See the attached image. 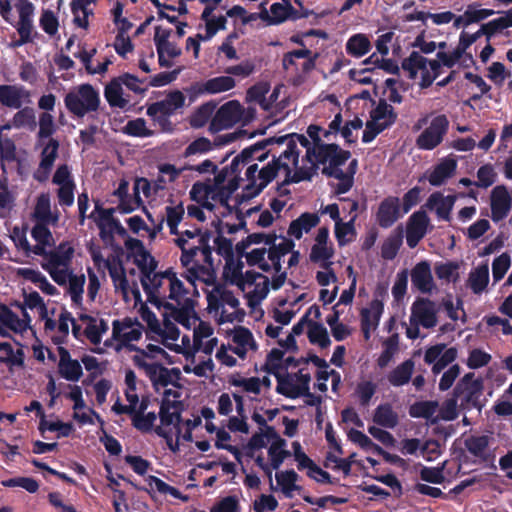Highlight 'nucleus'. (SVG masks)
Listing matches in <instances>:
<instances>
[{"instance_id": "obj_1", "label": "nucleus", "mask_w": 512, "mask_h": 512, "mask_svg": "<svg viewBox=\"0 0 512 512\" xmlns=\"http://www.w3.org/2000/svg\"><path fill=\"white\" fill-rule=\"evenodd\" d=\"M281 167H287L286 161H280L277 155L273 154V160L258 168L257 163L248 164L245 172L247 185L243 189V197L252 199L258 196L278 175Z\"/></svg>"}, {"instance_id": "obj_2", "label": "nucleus", "mask_w": 512, "mask_h": 512, "mask_svg": "<svg viewBox=\"0 0 512 512\" xmlns=\"http://www.w3.org/2000/svg\"><path fill=\"white\" fill-rule=\"evenodd\" d=\"M67 110L78 118L90 112H96L100 106V95L91 84L79 85L75 90L68 92L64 97Z\"/></svg>"}, {"instance_id": "obj_3", "label": "nucleus", "mask_w": 512, "mask_h": 512, "mask_svg": "<svg viewBox=\"0 0 512 512\" xmlns=\"http://www.w3.org/2000/svg\"><path fill=\"white\" fill-rule=\"evenodd\" d=\"M265 140H272L270 142L271 145H286L285 150L280 152V154L277 156L280 158V161H292L294 166L298 165V159L300 151L297 148V143H299L302 147L306 149V158L309 162H312L316 160L317 158V151L316 146L309 141V139L304 136L303 134H287L283 136H273L266 138Z\"/></svg>"}, {"instance_id": "obj_4", "label": "nucleus", "mask_w": 512, "mask_h": 512, "mask_svg": "<svg viewBox=\"0 0 512 512\" xmlns=\"http://www.w3.org/2000/svg\"><path fill=\"white\" fill-rule=\"evenodd\" d=\"M19 14V20L15 25L19 38L10 43L11 48H18L28 43H33L35 39L40 38V34L35 30L33 17L35 6L28 0H21L16 4Z\"/></svg>"}, {"instance_id": "obj_5", "label": "nucleus", "mask_w": 512, "mask_h": 512, "mask_svg": "<svg viewBox=\"0 0 512 512\" xmlns=\"http://www.w3.org/2000/svg\"><path fill=\"white\" fill-rule=\"evenodd\" d=\"M454 396L460 400L462 410H471L473 408L481 409L480 397L483 394V381L480 378L475 379L474 373L465 374L453 389Z\"/></svg>"}, {"instance_id": "obj_6", "label": "nucleus", "mask_w": 512, "mask_h": 512, "mask_svg": "<svg viewBox=\"0 0 512 512\" xmlns=\"http://www.w3.org/2000/svg\"><path fill=\"white\" fill-rule=\"evenodd\" d=\"M449 128V121L443 114L432 119L430 125L417 137L416 146L422 150H433L443 141Z\"/></svg>"}, {"instance_id": "obj_7", "label": "nucleus", "mask_w": 512, "mask_h": 512, "mask_svg": "<svg viewBox=\"0 0 512 512\" xmlns=\"http://www.w3.org/2000/svg\"><path fill=\"white\" fill-rule=\"evenodd\" d=\"M437 308L428 298H417L411 306L410 324H420L426 329L437 325Z\"/></svg>"}, {"instance_id": "obj_8", "label": "nucleus", "mask_w": 512, "mask_h": 512, "mask_svg": "<svg viewBox=\"0 0 512 512\" xmlns=\"http://www.w3.org/2000/svg\"><path fill=\"white\" fill-rule=\"evenodd\" d=\"M241 105L237 100L224 103L212 117L209 124V131L217 133L221 130L231 128L240 118Z\"/></svg>"}, {"instance_id": "obj_9", "label": "nucleus", "mask_w": 512, "mask_h": 512, "mask_svg": "<svg viewBox=\"0 0 512 512\" xmlns=\"http://www.w3.org/2000/svg\"><path fill=\"white\" fill-rule=\"evenodd\" d=\"M401 210V203L398 197L388 196L384 198L380 202L376 212L378 225L384 229L392 227L403 215Z\"/></svg>"}, {"instance_id": "obj_10", "label": "nucleus", "mask_w": 512, "mask_h": 512, "mask_svg": "<svg viewBox=\"0 0 512 512\" xmlns=\"http://www.w3.org/2000/svg\"><path fill=\"white\" fill-rule=\"evenodd\" d=\"M491 219L499 222L505 219L512 208L509 191L505 185L495 186L490 195Z\"/></svg>"}, {"instance_id": "obj_11", "label": "nucleus", "mask_w": 512, "mask_h": 512, "mask_svg": "<svg viewBox=\"0 0 512 512\" xmlns=\"http://www.w3.org/2000/svg\"><path fill=\"white\" fill-rule=\"evenodd\" d=\"M185 105V96L180 90L169 92L165 99L154 102L147 107L146 114L154 116L157 113L172 116Z\"/></svg>"}, {"instance_id": "obj_12", "label": "nucleus", "mask_w": 512, "mask_h": 512, "mask_svg": "<svg viewBox=\"0 0 512 512\" xmlns=\"http://www.w3.org/2000/svg\"><path fill=\"white\" fill-rule=\"evenodd\" d=\"M59 354L58 373L67 381L77 382L83 375L80 362L72 359L70 352L63 346L57 347Z\"/></svg>"}, {"instance_id": "obj_13", "label": "nucleus", "mask_w": 512, "mask_h": 512, "mask_svg": "<svg viewBox=\"0 0 512 512\" xmlns=\"http://www.w3.org/2000/svg\"><path fill=\"white\" fill-rule=\"evenodd\" d=\"M351 157V152L342 149L338 144L328 143L319 148L317 153L316 163L325 164L329 163L336 168H340Z\"/></svg>"}, {"instance_id": "obj_14", "label": "nucleus", "mask_w": 512, "mask_h": 512, "mask_svg": "<svg viewBox=\"0 0 512 512\" xmlns=\"http://www.w3.org/2000/svg\"><path fill=\"white\" fill-rule=\"evenodd\" d=\"M272 140H259L256 143L244 148L239 154H237L231 161L228 168V171L231 175L238 176L240 173V166L248 165L253 161L254 154L260 152L261 150L266 149L270 146V142Z\"/></svg>"}, {"instance_id": "obj_15", "label": "nucleus", "mask_w": 512, "mask_h": 512, "mask_svg": "<svg viewBox=\"0 0 512 512\" xmlns=\"http://www.w3.org/2000/svg\"><path fill=\"white\" fill-rule=\"evenodd\" d=\"M383 310L384 304L379 299H373L370 302L369 308L361 310V330L366 340L370 338L371 329H375L378 326Z\"/></svg>"}, {"instance_id": "obj_16", "label": "nucleus", "mask_w": 512, "mask_h": 512, "mask_svg": "<svg viewBox=\"0 0 512 512\" xmlns=\"http://www.w3.org/2000/svg\"><path fill=\"white\" fill-rule=\"evenodd\" d=\"M456 200V195L444 196L441 192H434L427 199L425 206L430 210L435 209L439 219L449 222L451 220V211L453 210Z\"/></svg>"}, {"instance_id": "obj_17", "label": "nucleus", "mask_w": 512, "mask_h": 512, "mask_svg": "<svg viewBox=\"0 0 512 512\" xmlns=\"http://www.w3.org/2000/svg\"><path fill=\"white\" fill-rule=\"evenodd\" d=\"M30 97V92L24 86L0 85V104L5 107L20 109L23 100Z\"/></svg>"}, {"instance_id": "obj_18", "label": "nucleus", "mask_w": 512, "mask_h": 512, "mask_svg": "<svg viewBox=\"0 0 512 512\" xmlns=\"http://www.w3.org/2000/svg\"><path fill=\"white\" fill-rule=\"evenodd\" d=\"M48 225L49 223L36 222L31 230V236L36 242L33 246L32 253L37 256L43 257V255L47 254L46 248L55 245V240Z\"/></svg>"}, {"instance_id": "obj_19", "label": "nucleus", "mask_w": 512, "mask_h": 512, "mask_svg": "<svg viewBox=\"0 0 512 512\" xmlns=\"http://www.w3.org/2000/svg\"><path fill=\"white\" fill-rule=\"evenodd\" d=\"M412 285L422 293H430L434 288L429 262L421 261L411 270Z\"/></svg>"}, {"instance_id": "obj_20", "label": "nucleus", "mask_w": 512, "mask_h": 512, "mask_svg": "<svg viewBox=\"0 0 512 512\" xmlns=\"http://www.w3.org/2000/svg\"><path fill=\"white\" fill-rule=\"evenodd\" d=\"M236 85L235 80L231 76H218L208 79L202 84L192 86L191 90L195 94H217L233 89Z\"/></svg>"}, {"instance_id": "obj_21", "label": "nucleus", "mask_w": 512, "mask_h": 512, "mask_svg": "<svg viewBox=\"0 0 512 512\" xmlns=\"http://www.w3.org/2000/svg\"><path fill=\"white\" fill-rule=\"evenodd\" d=\"M320 222V218L316 213L304 212L297 219L293 220L288 228V234L301 239L303 232L308 233L312 228L316 227Z\"/></svg>"}, {"instance_id": "obj_22", "label": "nucleus", "mask_w": 512, "mask_h": 512, "mask_svg": "<svg viewBox=\"0 0 512 512\" xmlns=\"http://www.w3.org/2000/svg\"><path fill=\"white\" fill-rule=\"evenodd\" d=\"M74 256V248L68 242H62L58 245L56 250L47 251L44 258L48 259L47 264L50 266H62L68 268Z\"/></svg>"}, {"instance_id": "obj_23", "label": "nucleus", "mask_w": 512, "mask_h": 512, "mask_svg": "<svg viewBox=\"0 0 512 512\" xmlns=\"http://www.w3.org/2000/svg\"><path fill=\"white\" fill-rule=\"evenodd\" d=\"M457 168L455 159L446 158L435 166L428 177V181L432 186H441L447 179L452 177Z\"/></svg>"}, {"instance_id": "obj_24", "label": "nucleus", "mask_w": 512, "mask_h": 512, "mask_svg": "<svg viewBox=\"0 0 512 512\" xmlns=\"http://www.w3.org/2000/svg\"><path fill=\"white\" fill-rule=\"evenodd\" d=\"M489 442L490 438L487 435H471L464 440V446L471 455L486 462L489 459Z\"/></svg>"}, {"instance_id": "obj_25", "label": "nucleus", "mask_w": 512, "mask_h": 512, "mask_svg": "<svg viewBox=\"0 0 512 512\" xmlns=\"http://www.w3.org/2000/svg\"><path fill=\"white\" fill-rule=\"evenodd\" d=\"M163 278L158 272L146 274L140 277L142 288L147 296V301L151 304L158 302V297L162 296L160 288L163 285Z\"/></svg>"}, {"instance_id": "obj_26", "label": "nucleus", "mask_w": 512, "mask_h": 512, "mask_svg": "<svg viewBox=\"0 0 512 512\" xmlns=\"http://www.w3.org/2000/svg\"><path fill=\"white\" fill-rule=\"evenodd\" d=\"M414 366L415 364L412 359H407L399 364L388 374L387 378L389 383L394 387H400L409 383L414 371Z\"/></svg>"}, {"instance_id": "obj_27", "label": "nucleus", "mask_w": 512, "mask_h": 512, "mask_svg": "<svg viewBox=\"0 0 512 512\" xmlns=\"http://www.w3.org/2000/svg\"><path fill=\"white\" fill-rule=\"evenodd\" d=\"M373 421L381 427L393 429L398 425L399 417L391 404L383 403L375 409Z\"/></svg>"}, {"instance_id": "obj_28", "label": "nucleus", "mask_w": 512, "mask_h": 512, "mask_svg": "<svg viewBox=\"0 0 512 512\" xmlns=\"http://www.w3.org/2000/svg\"><path fill=\"white\" fill-rule=\"evenodd\" d=\"M0 323L15 333H23L28 329L24 319L13 312L7 305L0 302Z\"/></svg>"}, {"instance_id": "obj_29", "label": "nucleus", "mask_w": 512, "mask_h": 512, "mask_svg": "<svg viewBox=\"0 0 512 512\" xmlns=\"http://www.w3.org/2000/svg\"><path fill=\"white\" fill-rule=\"evenodd\" d=\"M123 89L119 79L113 78L104 89V96L111 107L125 108L128 101L123 98Z\"/></svg>"}, {"instance_id": "obj_30", "label": "nucleus", "mask_w": 512, "mask_h": 512, "mask_svg": "<svg viewBox=\"0 0 512 512\" xmlns=\"http://www.w3.org/2000/svg\"><path fill=\"white\" fill-rule=\"evenodd\" d=\"M307 336L311 344H317L322 349H325L331 345L328 331L322 323L309 321Z\"/></svg>"}, {"instance_id": "obj_31", "label": "nucleus", "mask_w": 512, "mask_h": 512, "mask_svg": "<svg viewBox=\"0 0 512 512\" xmlns=\"http://www.w3.org/2000/svg\"><path fill=\"white\" fill-rule=\"evenodd\" d=\"M294 246L295 243L293 240L283 237V241L281 243L269 248L268 258L272 262V266L277 273L281 271V258L290 253Z\"/></svg>"}, {"instance_id": "obj_32", "label": "nucleus", "mask_w": 512, "mask_h": 512, "mask_svg": "<svg viewBox=\"0 0 512 512\" xmlns=\"http://www.w3.org/2000/svg\"><path fill=\"white\" fill-rule=\"evenodd\" d=\"M370 49L371 43L364 34H355L346 43V52L356 58L366 55Z\"/></svg>"}, {"instance_id": "obj_33", "label": "nucleus", "mask_w": 512, "mask_h": 512, "mask_svg": "<svg viewBox=\"0 0 512 512\" xmlns=\"http://www.w3.org/2000/svg\"><path fill=\"white\" fill-rule=\"evenodd\" d=\"M18 161L15 142L8 136L0 134V165L3 173H6V163Z\"/></svg>"}, {"instance_id": "obj_34", "label": "nucleus", "mask_w": 512, "mask_h": 512, "mask_svg": "<svg viewBox=\"0 0 512 512\" xmlns=\"http://www.w3.org/2000/svg\"><path fill=\"white\" fill-rule=\"evenodd\" d=\"M217 237L214 240L216 253L222 256L226 260V265L230 266L233 264V244L232 241L222 235L221 221L218 220L217 226Z\"/></svg>"}, {"instance_id": "obj_35", "label": "nucleus", "mask_w": 512, "mask_h": 512, "mask_svg": "<svg viewBox=\"0 0 512 512\" xmlns=\"http://www.w3.org/2000/svg\"><path fill=\"white\" fill-rule=\"evenodd\" d=\"M468 281L473 293H482L489 283L488 265L478 266L474 271H471Z\"/></svg>"}, {"instance_id": "obj_36", "label": "nucleus", "mask_w": 512, "mask_h": 512, "mask_svg": "<svg viewBox=\"0 0 512 512\" xmlns=\"http://www.w3.org/2000/svg\"><path fill=\"white\" fill-rule=\"evenodd\" d=\"M371 120L378 123H390V126L396 122L397 113L385 99H380L378 105L370 113Z\"/></svg>"}, {"instance_id": "obj_37", "label": "nucleus", "mask_w": 512, "mask_h": 512, "mask_svg": "<svg viewBox=\"0 0 512 512\" xmlns=\"http://www.w3.org/2000/svg\"><path fill=\"white\" fill-rule=\"evenodd\" d=\"M147 482L150 487L155 488L161 494H169L176 499H180L182 502H188L190 499L188 495L181 493L177 488L167 484L154 475H149Z\"/></svg>"}, {"instance_id": "obj_38", "label": "nucleus", "mask_w": 512, "mask_h": 512, "mask_svg": "<svg viewBox=\"0 0 512 512\" xmlns=\"http://www.w3.org/2000/svg\"><path fill=\"white\" fill-rule=\"evenodd\" d=\"M334 255V249L332 246L327 245H317L314 244L311 248V252L309 255L310 261L313 263L321 262V267L324 269H329L332 265V262L329 260Z\"/></svg>"}, {"instance_id": "obj_39", "label": "nucleus", "mask_w": 512, "mask_h": 512, "mask_svg": "<svg viewBox=\"0 0 512 512\" xmlns=\"http://www.w3.org/2000/svg\"><path fill=\"white\" fill-rule=\"evenodd\" d=\"M27 230V224H24L22 227L14 226L10 231V238L17 250H22L26 256H30L33 246L30 245L27 239Z\"/></svg>"}, {"instance_id": "obj_40", "label": "nucleus", "mask_w": 512, "mask_h": 512, "mask_svg": "<svg viewBox=\"0 0 512 512\" xmlns=\"http://www.w3.org/2000/svg\"><path fill=\"white\" fill-rule=\"evenodd\" d=\"M298 474L293 470H286L276 474V481L281 486L283 493L287 496L291 495L293 491H299L302 489L301 486L296 485L298 480Z\"/></svg>"}, {"instance_id": "obj_41", "label": "nucleus", "mask_w": 512, "mask_h": 512, "mask_svg": "<svg viewBox=\"0 0 512 512\" xmlns=\"http://www.w3.org/2000/svg\"><path fill=\"white\" fill-rule=\"evenodd\" d=\"M403 243L402 231L390 235L381 246V257L385 260H393Z\"/></svg>"}, {"instance_id": "obj_42", "label": "nucleus", "mask_w": 512, "mask_h": 512, "mask_svg": "<svg viewBox=\"0 0 512 512\" xmlns=\"http://www.w3.org/2000/svg\"><path fill=\"white\" fill-rule=\"evenodd\" d=\"M59 141L50 138L41 152L40 167L44 170H52L54 162L58 156Z\"/></svg>"}, {"instance_id": "obj_43", "label": "nucleus", "mask_w": 512, "mask_h": 512, "mask_svg": "<svg viewBox=\"0 0 512 512\" xmlns=\"http://www.w3.org/2000/svg\"><path fill=\"white\" fill-rule=\"evenodd\" d=\"M295 379L292 374H285L277 379L276 392L290 399H296L299 397L298 388L294 383Z\"/></svg>"}, {"instance_id": "obj_44", "label": "nucleus", "mask_w": 512, "mask_h": 512, "mask_svg": "<svg viewBox=\"0 0 512 512\" xmlns=\"http://www.w3.org/2000/svg\"><path fill=\"white\" fill-rule=\"evenodd\" d=\"M271 15H272V24L278 25L286 21L290 16L294 19L299 18L297 11L291 4L285 6L281 3H273L270 7Z\"/></svg>"}, {"instance_id": "obj_45", "label": "nucleus", "mask_w": 512, "mask_h": 512, "mask_svg": "<svg viewBox=\"0 0 512 512\" xmlns=\"http://www.w3.org/2000/svg\"><path fill=\"white\" fill-rule=\"evenodd\" d=\"M438 408L436 401H419L410 406L409 414L413 418L430 419Z\"/></svg>"}, {"instance_id": "obj_46", "label": "nucleus", "mask_w": 512, "mask_h": 512, "mask_svg": "<svg viewBox=\"0 0 512 512\" xmlns=\"http://www.w3.org/2000/svg\"><path fill=\"white\" fill-rule=\"evenodd\" d=\"M357 214L351 216L350 220L343 222L342 219L335 223V237L338 241L339 246L346 245L350 240L345 239L349 234L355 235V221Z\"/></svg>"}, {"instance_id": "obj_47", "label": "nucleus", "mask_w": 512, "mask_h": 512, "mask_svg": "<svg viewBox=\"0 0 512 512\" xmlns=\"http://www.w3.org/2000/svg\"><path fill=\"white\" fill-rule=\"evenodd\" d=\"M106 268L109 271V275L113 281L115 289H120L123 294L126 295L128 292L129 283L122 264H120L118 269L116 266L111 264L110 261H106Z\"/></svg>"}, {"instance_id": "obj_48", "label": "nucleus", "mask_w": 512, "mask_h": 512, "mask_svg": "<svg viewBox=\"0 0 512 512\" xmlns=\"http://www.w3.org/2000/svg\"><path fill=\"white\" fill-rule=\"evenodd\" d=\"M14 128L29 127L31 130L36 127L35 112L31 107L20 108L13 116Z\"/></svg>"}, {"instance_id": "obj_49", "label": "nucleus", "mask_w": 512, "mask_h": 512, "mask_svg": "<svg viewBox=\"0 0 512 512\" xmlns=\"http://www.w3.org/2000/svg\"><path fill=\"white\" fill-rule=\"evenodd\" d=\"M32 217L36 222L49 223L51 206L48 195L42 194L38 197Z\"/></svg>"}, {"instance_id": "obj_50", "label": "nucleus", "mask_w": 512, "mask_h": 512, "mask_svg": "<svg viewBox=\"0 0 512 512\" xmlns=\"http://www.w3.org/2000/svg\"><path fill=\"white\" fill-rule=\"evenodd\" d=\"M229 384L235 387H243L246 392L253 394H260V378L258 377H250V378H241L239 373L235 375H231L228 380Z\"/></svg>"}, {"instance_id": "obj_51", "label": "nucleus", "mask_w": 512, "mask_h": 512, "mask_svg": "<svg viewBox=\"0 0 512 512\" xmlns=\"http://www.w3.org/2000/svg\"><path fill=\"white\" fill-rule=\"evenodd\" d=\"M285 445V439H279L278 441H274L268 449V454L271 457V466L275 470L290 456V452L283 449Z\"/></svg>"}, {"instance_id": "obj_52", "label": "nucleus", "mask_w": 512, "mask_h": 512, "mask_svg": "<svg viewBox=\"0 0 512 512\" xmlns=\"http://www.w3.org/2000/svg\"><path fill=\"white\" fill-rule=\"evenodd\" d=\"M156 419L157 415L155 412H148L146 414L135 413L131 418L133 427L142 433L151 432Z\"/></svg>"}, {"instance_id": "obj_53", "label": "nucleus", "mask_w": 512, "mask_h": 512, "mask_svg": "<svg viewBox=\"0 0 512 512\" xmlns=\"http://www.w3.org/2000/svg\"><path fill=\"white\" fill-rule=\"evenodd\" d=\"M124 133L133 137H151L154 131L146 127V121L143 118L129 120L123 129Z\"/></svg>"}, {"instance_id": "obj_54", "label": "nucleus", "mask_w": 512, "mask_h": 512, "mask_svg": "<svg viewBox=\"0 0 512 512\" xmlns=\"http://www.w3.org/2000/svg\"><path fill=\"white\" fill-rule=\"evenodd\" d=\"M497 180V173L492 164H484L477 170V181L475 186L480 188H488L492 186Z\"/></svg>"}, {"instance_id": "obj_55", "label": "nucleus", "mask_w": 512, "mask_h": 512, "mask_svg": "<svg viewBox=\"0 0 512 512\" xmlns=\"http://www.w3.org/2000/svg\"><path fill=\"white\" fill-rule=\"evenodd\" d=\"M215 108L216 104L213 102H207L201 105L192 116L190 121L191 125L195 128L204 126L211 118Z\"/></svg>"}, {"instance_id": "obj_56", "label": "nucleus", "mask_w": 512, "mask_h": 512, "mask_svg": "<svg viewBox=\"0 0 512 512\" xmlns=\"http://www.w3.org/2000/svg\"><path fill=\"white\" fill-rule=\"evenodd\" d=\"M430 219L424 210L414 212L408 220L407 227L413 231L426 235Z\"/></svg>"}, {"instance_id": "obj_57", "label": "nucleus", "mask_w": 512, "mask_h": 512, "mask_svg": "<svg viewBox=\"0 0 512 512\" xmlns=\"http://www.w3.org/2000/svg\"><path fill=\"white\" fill-rule=\"evenodd\" d=\"M177 406H182V401H172L165 397L162 399L159 410V418L163 426H169L173 424V410Z\"/></svg>"}, {"instance_id": "obj_58", "label": "nucleus", "mask_w": 512, "mask_h": 512, "mask_svg": "<svg viewBox=\"0 0 512 512\" xmlns=\"http://www.w3.org/2000/svg\"><path fill=\"white\" fill-rule=\"evenodd\" d=\"M56 125L54 123L53 116L48 112H42L39 115V131H38V138L46 139L51 138V136L56 132Z\"/></svg>"}, {"instance_id": "obj_59", "label": "nucleus", "mask_w": 512, "mask_h": 512, "mask_svg": "<svg viewBox=\"0 0 512 512\" xmlns=\"http://www.w3.org/2000/svg\"><path fill=\"white\" fill-rule=\"evenodd\" d=\"M1 484L4 487H21L29 493H36L39 489V483L31 477H15L3 480Z\"/></svg>"}, {"instance_id": "obj_60", "label": "nucleus", "mask_w": 512, "mask_h": 512, "mask_svg": "<svg viewBox=\"0 0 512 512\" xmlns=\"http://www.w3.org/2000/svg\"><path fill=\"white\" fill-rule=\"evenodd\" d=\"M39 25L45 33L54 36L58 32L59 21L52 10L46 9L42 11Z\"/></svg>"}, {"instance_id": "obj_61", "label": "nucleus", "mask_w": 512, "mask_h": 512, "mask_svg": "<svg viewBox=\"0 0 512 512\" xmlns=\"http://www.w3.org/2000/svg\"><path fill=\"white\" fill-rule=\"evenodd\" d=\"M511 264L510 255L502 253L493 260L492 275L495 282L500 281L507 273Z\"/></svg>"}, {"instance_id": "obj_62", "label": "nucleus", "mask_w": 512, "mask_h": 512, "mask_svg": "<svg viewBox=\"0 0 512 512\" xmlns=\"http://www.w3.org/2000/svg\"><path fill=\"white\" fill-rule=\"evenodd\" d=\"M213 149L212 142L206 137H199L192 141L184 151V157L196 154H205Z\"/></svg>"}, {"instance_id": "obj_63", "label": "nucleus", "mask_w": 512, "mask_h": 512, "mask_svg": "<svg viewBox=\"0 0 512 512\" xmlns=\"http://www.w3.org/2000/svg\"><path fill=\"white\" fill-rule=\"evenodd\" d=\"M459 265L456 262L440 263L435 266V274L437 278L446 281H456L458 278Z\"/></svg>"}, {"instance_id": "obj_64", "label": "nucleus", "mask_w": 512, "mask_h": 512, "mask_svg": "<svg viewBox=\"0 0 512 512\" xmlns=\"http://www.w3.org/2000/svg\"><path fill=\"white\" fill-rule=\"evenodd\" d=\"M210 512H240L239 501L236 496H226L219 500Z\"/></svg>"}]
</instances>
